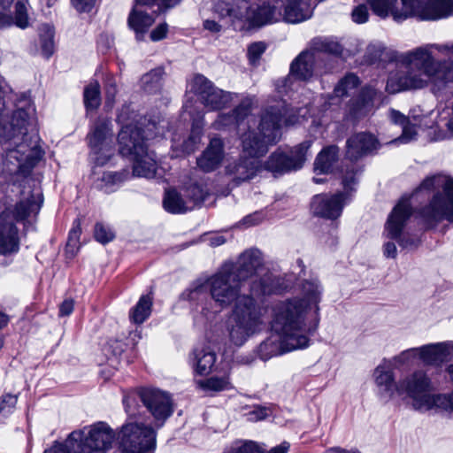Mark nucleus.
<instances>
[{"mask_svg":"<svg viewBox=\"0 0 453 453\" xmlns=\"http://www.w3.org/2000/svg\"><path fill=\"white\" fill-rule=\"evenodd\" d=\"M223 453H265V449L252 441H235Z\"/></svg>","mask_w":453,"mask_h":453,"instance_id":"obj_50","label":"nucleus"},{"mask_svg":"<svg viewBox=\"0 0 453 453\" xmlns=\"http://www.w3.org/2000/svg\"><path fill=\"white\" fill-rule=\"evenodd\" d=\"M409 7L413 9L411 16L425 20H436L453 14L452 0H410Z\"/></svg>","mask_w":453,"mask_h":453,"instance_id":"obj_22","label":"nucleus"},{"mask_svg":"<svg viewBox=\"0 0 453 453\" xmlns=\"http://www.w3.org/2000/svg\"><path fill=\"white\" fill-rule=\"evenodd\" d=\"M189 92L197 96L201 104L208 111H219L233 100L234 94L216 87L204 75L196 73L188 81Z\"/></svg>","mask_w":453,"mask_h":453,"instance_id":"obj_14","label":"nucleus"},{"mask_svg":"<svg viewBox=\"0 0 453 453\" xmlns=\"http://www.w3.org/2000/svg\"><path fill=\"white\" fill-rule=\"evenodd\" d=\"M81 233V221L79 219H76L73 223V227L68 234L67 247L69 249L78 248L79 239Z\"/></svg>","mask_w":453,"mask_h":453,"instance_id":"obj_58","label":"nucleus"},{"mask_svg":"<svg viewBox=\"0 0 453 453\" xmlns=\"http://www.w3.org/2000/svg\"><path fill=\"white\" fill-rule=\"evenodd\" d=\"M73 7L80 12H88L92 10L96 0H71Z\"/></svg>","mask_w":453,"mask_h":453,"instance_id":"obj_63","label":"nucleus"},{"mask_svg":"<svg viewBox=\"0 0 453 453\" xmlns=\"http://www.w3.org/2000/svg\"><path fill=\"white\" fill-rule=\"evenodd\" d=\"M105 104L107 107L113 106L115 96L118 93L117 81L113 76H107L104 82Z\"/></svg>","mask_w":453,"mask_h":453,"instance_id":"obj_56","label":"nucleus"},{"mask_svg":"<svg viewBox=\"0 0 453 453\" xmlns=\"http://www.w3.org/2000/svg\"><path fill=\"white\" fill-rule=\"evenodd\" d=\"M263 169L259 159L242 156L227 163L225 173L235 186L249 181Z\"/></svg>","mask_w":453,"mask_h":453,"instance_id":"obj_23","label":"nucleus"},{"mask_svg":"<svg viewBox=\"0 0 453 453\" xmlns=\"http://www.w3.org/2000/svg\"><path fill=\"white\" fill-rule=\"evenodd\" d=\"M311 49L315 54L320 55L322 58L321 63L330 66L331 69L333 68L332 56L338 57L342 55L343 50L342 46L339 42L328 39L313 40Z\"/></svg>","mask_w":453,"mask_h":453,"instance_id":"obj_32","label":"nucleus"},{"mask_svg":"<svg viewBox=\"0 0 453 453\" xmlns=\"http://www.w3.org/2000/svg\"><path fill=\"white\" fill-rule=\"evenodd\" d=\"M208 195V188L203 183L194 182L184 188V196L192 209L202 203Z\"/></svg>","mask_w":453,"mask_h":453,"instance_id":"obj_44","label":"nucleus"},{"mask_svg":"<svg viewBox=\"0 0 453 453\" xmlns=\"http://www.w3.org/2000/svg\"><path fill=\"white\" fill-rule=\"evenodd\" d=\"M380 147L378 139L370 133L361 132L351 135L346 142V157L356 161L372 153Z\"/></svg>","mask_w":453,"mask_h":453,"instance_id":"obj_27","label":"nucleus"},{"mask_svg":"<svg viewBox=\"0 0 453 453\" xmlns=\"http://www.w3.org/2000/svg\"><path fill=\"white\" fill-rule=\"evenodd\" d=\"M224 142L219 137L210 140L208 146L196 159L197 166L204 173L218 169L225 157Z\"/></svg>","mask_w":453,"mask_h":453,"instance_id":"obj_29","label":"nucleus"},{"mask_svg":"<svg viewBox=\"0 0 453 453\" xmlns=\"http://www.w3.org/2000/svg\"><path fill=\"white\" fill-rule=\"evenodd\" d=\"M320 55L311 49L302 51L290 65V76L300 81H309L314 75H321L331 71L330 66L321 63Z\"/></svg>","mask_w":453,"mask_h":453,"instance_id":"obj_21","label":"nucleus"},{"mask_svg":"<svg viewBox=\"0 0 453 453\" xmlns=\"http://www.w3.org/2000/svg\"><path fill=\"white\" fill-rule=\"evenodd\" d=\"M180 0H135L138 5L151 6L157 5L161 11L176 5Z\"/></svg>","mask_w":453,"mask_h":453,"instance_id":"obj_60","label":"nucleus"},{"mask_svg":"<svg viewBox=\"0 0 453 453\" xmlns=\"http://www.w3.org/2000/svg\"><path fill=\"white\" fill-rule=\"evenodd\" d=\"M360 84L359 78L354 73H348L334 87V95L343 97L352 95Z\"/></svg>","mask_w":453,"mask_h":453,"instance_id":"obj_45","label":"nucleus"},{"mask_svg":"<svg viewBox=\"0 0 453 453\" xmlns=\"http://www.w3.org/2000/svg\"><path fill=\"white\" fill-rule=\"evenodd\" d=\"M311 143V141H304L293 147L288 153L277 150L266 160L265 169L275 173L301 169L307 159Z\"/></svg>","mask_w":453,"mask_h":453,"instance_id":"obj_17","label":"nucleus"},{"mask_svg":"<svg viewBox=\"0 0 453 453\" xmlns=\"http://www.w3.org/2000/svg\"><path fill=\"white\" fill-rule=\"evenodd\" d=\"M42 55L49 58L54 52V30L50 25H43L40 34Z\"/></svg>","mask_w":453,"mask_h":453,"instance_id":"obj_51","label":"nucleus"},{"mask_svg":"<svg viewBox=\"0 0 453 453\" xmlns=\"http://www.w3.org/2000/svg\"><path fill=\"white\" fill-rule=\"evenodd\" d=\"M82 437L76 442L78 447L107 452L116 438L114 430L104 421H98L79 430Z\"/></svg>","mask_w":453,"mask_h":453,"instance_id":"obj_19","label":"nucleus"},{"mask_svg":"<svg viewBox=\"0 0 453 453\" xmlns=\"http://www.w3.org/2000/svg\"><path fill=\"white\" fill-rule=\"evenodd\" d=\"M111 122L107 119H98L87 135L88 146L96 165H104L114 152Z\"/></svg>","mask_w":453,"mask_h":453,"instance_id":"obj_15","label":"nucleus"},{"mask_svg":"<svg viewBox=\"0 0 453 453\" xmlns=\"http://www.w3.org/2000/svg\"><path fill=\"white\" fill-rule=\"evenodd\" d=\"M168 31L167 24L162 23L159 24L155 29H153L150 33V39L154 42L160 41L166 36Z\"/></svg>","mask_w":453,"mask_h":453,"instance_id":"obj_64","label":"nucleus"},{"mask_svg":"<svg viewBox=\"0 0 453 453\" xmlns=\"http://www.w3.org/2000/svg\"><path fill=\"white\" fill-rule=\"evenodd\" d=\"M432 191L428 203L421 207L418 215L427 228L435 227L442 220L453 224V179L444 174L426 178L415 194Z\"/></svg>","mask_w":453,"mask_h":453,"instance_id":"obj_6","label":"nucleus"},{"mask_svg":"<svg viewBox=\"0 0 453 453\" xmlns=\"http://www.w3.org/2000/svg\"><path fill=\"white\" fill-rule=\"evenodd\" d=\"M83 97L87 111H94L99 107L101 104V91L98 81H92L85 87Z\"/></svg>","mask_w":453,"mask_h":453,"instance_id":"obj_47","label":"nucleus"},{"mask_svg":"<svg viewBox=\"0 0 453 453\" xmlns=\"http://www.w3.org/2000/svg\"><path fill=\"white\" fill-rule=\"evenodd\" d=\"M35 108L30 99H17L12 88L0 78V143L5 152L4 164H11L19 172L34 167L44 152L39 145L40 137L34 127Z\"/></svg>","mask_w":453,"mask_h":453,"instance_id":"obj_1","label":"nucleus"},{"mask_svg":"<svg viewBox=\"0 0 453 453\" xmlns=\"http://www.w3.org/2000/svg\"><path fill=\"white\" fill-rule=\"evenodd\" d=\"M140 7L142 6L136 4L127 19L128 26L135 32L137 40H142L144 34L154 23V17L140 9Z\"/></svg>","mask_w":453,"mask_h":453,"instance_id":"obj_34","label":"nucleus"},{"mask_svg":"<svg viewBox=\"0 0 453 453\" xmlns=\"http://www.w3.org/2000/svg\"><path fill=\"white\" fill-rule=\"evenodd\" d=\"M266 46L263 42H257L250 44L248 48L249 60L252 65H255L261 55L265 52Z\"/></svg>","mask_w":453,"mask_h":453,"instance_id":"obj_57","label":"nucleus"},{"mask_svg":"<svg viewBox=\"0 0 453 453\" xmlns=\"http://www.w3.org/2000/svg\"><path fill=\"white\" fill-rule=\"evenodd\" d=\"M198 385L206 391L219 392L232 388L228 375L212 376L206 380H199Z\"/></svg>","mask_w":453,"mask_h":453,"instance_id":"obj_48","label":"nucleus"},{"mask_svg":"<svg viewBox=\"0 0 453 453\" xmlns=\"http://www.w3.org/2000/svg\"><path fill=\"white\" fill-rule=\"evenodd\" d=\"M162 122L148 119L147 117H141L139 119V121H137V130H139L140 135L145 143L147 140L164 135L165 127Z\"/></svg>","mask_w":453,"mask_h":453,"instance_id":"obj_40","label":"nucleus"},{"mask_svg":"<svg viewBox=\"0 0 453 453\" xmlns=\"http://www.w3.org/2000/svg\"><path fill=\"white\" fill-rule=\"evenodd\" d=\"M18 395L4 394L0 397V416L6 418L15 409Z\"/></svg>","mask_w":453,"mask_h":453,"instance_id":"obj_54","label":"nucleus"},{"mask_svg":"<svg viewBox=\"0 0 453 453\" xmlns=\"http://www.w3.org/2000/svg\"><path fill=\"white\" fill-rule=\"evenodd\" d=\"M81 437V432H72L64 443L56 441L51 448L45 449L44 453H79L76 442Z\"/></svg>","mask_w":453,"mask_h":453,"instance_id":"obj_46","label":"nucleus"},{"mask_svg":"<svg viewBox=\"0 0 453 453\" xmlns=\"http://www.w3.org/2000/svg\"><path fill=\"white\" fill-rule=\"evenodd\" d=\"M94 236L98 242L106 244L115 238V233L111 227L104 226L103 223H96Z\"/></svg>","mask_w":453,"mask_h":453,"instance_id":"obj_53","label":"nucleus"},{"mask_svg":"<svg viewBox=\"0 0 453 453\" xmlns=\"http://www.w3.org/2000/svg\"><path fill=\"white\" fill-rule=\"evenodd\" d=\"M203 124L201 123V121H194L190 134L186 140L183 141V143L181 145V150L183 153L190 154L196 150L197 145L201 142Z\"/></svg>","mask_w":453,"mask_h":453,"instance_id":"obj_49","label":"nucleus"},{"mask_svg":"<svg viewBox=\"0 0 453 453\" xmlns=\"http://www.w3.org/2000/svg\"><path fill=\"white\" fill-rule=\"evenodd\" d=\"M374 14L386 18L391 14L395 20L405 19L413 9L409 7L410 0H367Z\"/></svg>","mask_w":453,"mask_h":453,"instance_id":"obj_28","label":"nucleus"},{"mask_svg":"<svg viewBox=\"0 0 453 453\" xmlns=\"http://www.w3.org/2000/svg\"><path fill=\"white\" fill-rule=\"evenodd\" d=\"M210 294L207 280L194 281L188 288L182 292L180 298L188 301L193 305H202Z\"/></svg>","mask_w":453,"mask_h":453,"instance_id":"obj_39","label":"nucleus"},{"mask_svg":"<svg viewBox=\"0 0 453 453\" xmlns=\"http://www.w3.org/2000/svg\"><path fill=\"white\" fill-rule=\"evenodd\" d=\"M127 173L118 172L104 173L100 180V188L105 193L114 191L113 187L119 185L126 178Z\"/></svg>","mask_w":453,"mask_h":453,"instance_id":"obj_52","label":"nucleus"},{"mask_svg":"<svg viewBox=\"0 0 453 453\" xmlns=\"http://www.w3.org/2000/svg\"><path fill=\"white\" fill-rule=\"evenodd\" d=\"M412 214L409 197H402L389 214L385 225V234L388 238L396 240L403 249H414L419 244L418 239L402 235V232Z\"/></svg>","mask_w":453,"mask_h":453,"instance_id":"obj_16","label":"nucleus"},{"mask_svg":"<svg viewBox=\"0 0 453 453\" xmlns=\"http://www.w3.org/2000/svg\"><path fill=\"white\" fill-rule=\"evenodd\" d=\"M140 398L154 418L157 428L163 426L166 419L173 413V402L171 395L157 388H143Z\"/></svg>","mask_w":453,"mask_h":453,"instance_id":"obj_18","label":"nucleus"},{"mask_svg":"<svg viewBox=\"0 0 453 453\" xmlns=\"http://www.w3.org/2000/svg\"><path fill=\"white\" fill-rule=\"evenodd\" d=\"M27 0H0V28L15 24L20 28L28 26Z\"/></svg>","mask_w":453,"mask_h":453,"instance_id":"obj_24","label":"nucleus"},{"mask_svg":"<svg viewBox=\"0 0 453 453\" xmlns=\"http://www.w3.org/2000/svg\"><path fill=\"white\" fill-rule=\"evenodd\" d=\"M360 173L361 169L353 164L347 166L342 176L344 192H338L334 195L320 194L315 196L311 204L313 213L328 219L339 218L349 191L355 190L354 186L357 183V177Z\"/></svg>","mask_w":453,"mask_h":453,"instance_id":"obj_11","label":"nucleus"},{"mask_svg":"<svg viewBox=\"0 0 453 453\" xmlns=\"http://www.w3.org/2000/svg\"><path fill=\"white\" fill-rule=\"evenodd\" d=\"M418 357V348H411L401 352L398 356L395 357L392 360L388 361L390 366L397 367L398 365H409L411 361Z\"/></svg>","mask_w":453,"mask_h":453,"instance_id":"obj_55","label":"nucleus"},{"mask_svg":"<svg viewBox=\"0 0 453 453\" xmlns=\"http://www.w3.org/2000/svg\"><path fill=\"white\" fill-rule=\"evenodd\" d=\"M165 69L162 66L152 69L141 78V88L148 94H156L162 88Z\"/></svg>","mask_w":453,"mask_h":453,"instance_id":"obj_41","label":"nucleus"},{"mask_svg":"<svg viewBox=\"0 0 453 453\" xmlns=\"http://www.w3.org/2000/svg\"><path fill=\"white\" fill-rule=\"evenodd\" d=\"M210 296L215 303L225 309L242 296L241 290L243 284L231 272L229 265H222L220 269L207 279Z\"/></svg>","mask_w":453,"mask_h":453,"instance_id":"obj_12","label":"nucleus"},{"mask_svg":"<svg viewBox=\"0 0 453 453\" xmlns=\"http://www.w3.org/2000/svg\"><path fill=\"white\" fill-rule=\"evenodd\" d=\"M322 288L317 279L306 280L302 284V298H291L277 304L292 303L300 313L306 334L313 335L319 324V307Z\"/></svg>","mask_w":453,"mask_h":453,"instance_id":"obj_10","label":"nucleus"},{"mask_svg":"<svg viewBox=\"0 0 453 453\" xmlns=\"http://www.w3.org/2000/svg\"><path fill=\"white\" fill-rule=\"evenodd\" d=\"M375 382L379 388L380 396L386 401L396 394L397 383L395 382L394 373L388 365V369L384 365H379L374 372Z\"/></svg>","mask_w":453,"mask_h":453,"instance_id":"obj_31","label":"nucleus"},{"mask_svg":"<svg viewBox=\"0 0 453 453\" xmlns=\"http://www.w3.org/2000/svg\"><path fill=\"white\" fill-rule=\"evenodd\" d=\"M296 308L292 303L275 304L272 334L257 347L260 359L266 361L273 357L307 348L311 334L303 330L302 320Z\"/></svg>","mask_w":453,"mask_h":453,"instance_id":"obj_3","label":"nucleus"},{"mask_svg":"<svg viewBox=\"0 0 453 453\" xmlns=\"http://www.w3.org/2000/svg\"><path fill=\"white\" fill-rule=\"evenodd\" d=\"M152 299L150 296H142L136 305L130 311V320L134 324H142L150 315Z\"/></svg>","mask_w":453,"mask_h":453,"instance_id":"obj_43","label":"nucleus"},{"mask_svg":"<svg viewBox=\"0 0 453 453\" xmlns=\"http://www.w3.org/2000/svg\"><path fill=\"white\" fill-rule=\"evenodd\" d=\"M42 201H36L34 195L18 203L13 211L5 209L0 214V254L4 256L17 253L19 249L18 228L14 221H23L31 214L38 213Z\"/></svg>","mask_w":453,"mask_h":453,"instance_id":"obj_8","label":"nucleus"},{"mask_svg":"<svg viewBox=\"0 0 453 453\" xmlns=\"http://www.w3.org/2000/svg\"><path fill=\"white\" fill-rule=\"evenodd\" d=\"M339 157V148L336 145L325 147L316 157L314 172L317 174H327L334 169Z\"/></svg>","mask_w":453,"mask_h":453,"instance_id":"obj_35","label":"nucleus"},{"mask_svg":"<svg viewBox=\"0 0 453 453\" xmlns=\"http://www.w3.org/2000/svg\"><path fill=\"white\" fill-rule=\"evenodd\" d=\"M130 129L126 127L119 133V151L123 157L133 160V173L137 177L150 179L157 173V162L153 152L148 151L147 144L141 139H134Z\"/></svg>","mask_w":453,"mask_h":453,"instance_id":"obj_9","label":"nucleus"},{"mask_svg":"<svg viewBox=\"0 0 453 453\" xmlns=\"http://www.w3.org/2000/svg\"><path fill=\"white\" fill-rule=\"evenodd\" d=\"M389 119L392 123L402 127V134L397 138L390 141L388 143H408L417 137V126L411 124L400 111L391 109L389 111Z\"/></svg>","mask_w":453,"mask_h":453,"instance_id":"obj_33","label":"nucleus"},{"mask_svg":"<svg viewBox=\"0 0 453 453\" xmlns=\"http://www.w3.org/2000/svg\"><path fill=\"white\" fill-rule=\"evenodd\" d=\"M351 19L357 24L365 23L369 19V9L366 4H358L351 12Z\"/></svg>","mask_w":453,"mask_h":453,"instance_id":"obj_59","label":"nucleus"},{"mask_svg":"<svg viewBox=\"0 0 453 453\" xmlns=\"http://www.w3.org/2000/svg\"><path fill=\"white\" fill-rule=\"evenodd\" d=\"M269 409L262 406H255L254 409L248 412V419L250 421H260L269 415Z\"/></svg>","mask_w":453,"mask_h":453,"instance_id":"obj_62","label":"nucleus"},{"mask_svg":"<svg viewBox=\"0 0 453 453\" xmlns=\"http://www.w3.org/2000/svg\"><path fill=\"white\" fill-rule=\"evenodd\" d=\"M453 351V343H435L418 348V356L426 365H440L449 360Z\"/></svg>","mask_w":453,"mask_h":453,"instance_id":"obj_30","label":"nucleus"},{"mask_svg":"<svg viewBox=\"0 0 453 453\" xmlns=\"http://www.w3.org/2000/svg\"><path fill=\"white\" fill-rule=\"evenodd\" d=\"M224 265H229L231 272L244 285L247 280L253 278L257 270L262 265L261 253L257 249H251L244 251L236 264L225 263Z\"/></svg>","mask_w":453,"mask_h":453,"instance_id":"obj_26","label":"nucleus"},{"mask_svg":"<svg viewBox=\"0 0 453 453\" xmlns=\"http://www.w3.org/2000/svg\"><path fill=\"white\" fill-rule=\"evenodd\" d=\"M193 355L196 372L200 375L209 373L216 362V354L209 347H202L196 348Z\"/></svg>","mask_w":453,"mask_h":453,"instance_id":"obj_37","label":"nucleus"},{"mask_svg":"<svg viewBox=\"0 0 453 453\" xmlns=\"http://www.w3.org/2000/svg\"><path fill=\"white\" fill-rule=\"evenodd\" d=\"M453 57V42L427 43L404 53L392 51L390 59L403 70L388 76L386 89L395 94L403 90L423 88L431 83L433 93L441 96L453 87V61L436 60L432 50Z\"/></svg>","mask_w":453,"mask_h":453,"instance_id":"obj_2","label":"nucleus"},{"mask_svg":"<svg viewBox=\"0 0 453 453\" xmlns=\"http://www.w3.org/2000/svg\"><path fill=\"white\" fill-rule=\"evenodd\" d=\"M285 102H278L274 105L268 106L260 116L258 124L259 134L248 129L249 133L243 136V152L249 157L259 159L265 156L271 145L277 143L281 136L280 127L284 122L286 125L297 123L298 117L292 113Z\"/></svg>","mask_w":453,"mask_h":453,"instance_id":"obj_4","label":"nucleus"},{"mask_svg":"<svg viewBox=\"0 0 453 453\" xmlns=\"http://www.w3.org/2000/svg\"><path fill=\"white\" fill-rule=\"evenodd\" d=\"M243 4V18L251 25L261 27L269 23L281 20L282 10L275 5L264 3L263 4L248 5L246 1H242Z\"/></svg>","mask_w":453,"mask_h":453,"instance_id":"obj_25","label":"nucleus"},{"mask_svg":"<svg viewBox=\"0 0 453 453\" xmlns=\"http://www.w3.org/2000/svg\"><path fill=\"white\" fill-rule=\"evenodd\" d=\"M253 104V98H244L231 112L219 114L213 122L214 128L222 129L229 127H234L240 130L253 128L256 123L251 114Z\"/></svg>","mask_w":453,"mask_h":453,"instance_id":"obj_20","label":"nucleus"},{"mask_svg":"<svg viewBox=\"0 0 453 453\" xmlns=\"http://www.w3.org/2000/svg\"><path fill=\"white\" fill-rule=\"evenodd\" d=\"M265 216L261 211H255L251 214L244 217L240 222V225L244 226L245 227H250L252 226H256L263 221Z\"/></svg>","mask_w":453,"mask_h":453,"instance_id":"obj_61","label":"nucleus"},{"mask_svg":"<svg viewBox=\"0 0 453 453\" xmlns=\"http://www.w3.org/2000/svg\"><path fill=\"white\" fill-rule=\"evenodd\" d=\"M165 210L170 213L179 214L192 210V205L188 204L184 194H180L175 189H168L165 193L163 199Z\"/></svg>","mask_w":453,"mask_h":453,"instance_id":"obj_38","label":"nucleus"},{"mask_svg":"<svg viewBox=\"0 0 453 453\" xmlns=\"http://www.w3.org/2000/svg\"><path fill=\"white\" fill-rule=\"evenodd\" d=\"M136 117L137 115L134 111L130 109V105L126 104L121 107L117 116V121L121 125L119 133L127 127L132 133V136L134 137L133 141L134 139L136 140V138H142L139 130H137V121H139V119H136Z\"/></svg>","mask_w":453,"mask_h":453,"instance_id":"obj_42","label":"nucleus"},{"mask_svg":"<svg viewBox=\"0 0 453 453\" xmlns=\"http://www.w3.org/2000/svg\"><path fill=\"white\" fill-rule=\"evenodd\" d=\"M250 295H242L234 303L232 313L228 319L227 330L230 342L242 346L256 332L263 323L262 309L252 296L268 295L271 288L265 280H252Z\"/></svg>","mask_w":453,"mask_h":453,"instance_id":"obj_5","label":"nucleus"},{"mask_svg":"<svg viewBox=\"0 0 453 453\" xmlns=\"http://www.w3.org/2000/svg\"><path fill=\"white\" fill-rule=\"evenodd\" d=\"M432 390L431 379L423 371L414 372L399 380L396 386V394H406L411 397L415 410L428 411L441 408L453 412V392L449 395L431 394Z\"/></svg>","mask_w":453,"mask_h":453,"instance_id":"obj_7","label":"nucleus"},{"mask_svg":"<svg viewBox=\"0 0 453 453\" xmlns=\"http://www.w3.org/2000/svg\"><path fill=\"white\" fill-rule=\"evenodd\" d=\"M376 91L371 87L363 88L357 98L352 100L350 111L355 117H361L368 113L373 107Z\"/></svg>","mask_w":453,"mask_h":453,"instance_id":"obj_36","label":"nucleus"},{"mask_svg":"<svg viewBox=\"0 0 453 453\" xmlns=\"http://www.w3.org/2000/svg\"><path fill=\"white\" fill-rule=\"evenodd\" d=\"M156 437L155 429L142 422L135 421L124 424L117 438L119 449L124 453H142L155 449Z\"/></svg>","mask_w":453,"mask_h":453,"instance_id":"obj_13","label":"nucleus"}]
</instances>
